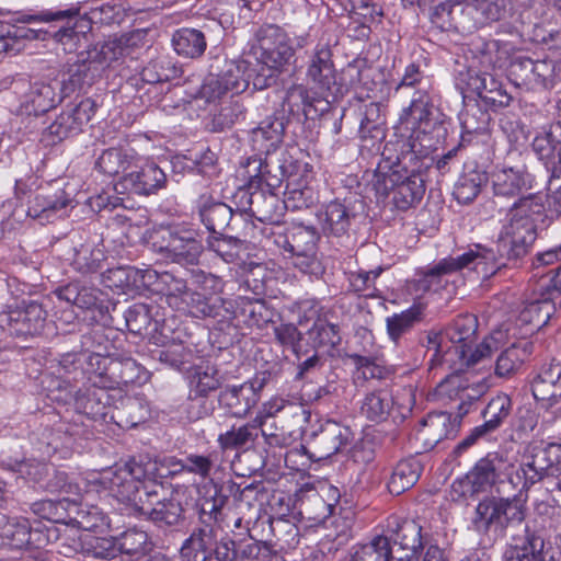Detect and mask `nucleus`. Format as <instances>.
<instances>
[{"label": "nucleus", "instance_id": "obj_1", "mask_svg": "<svg viewBox=\"0 0 561 561\" xmlns=\"http://www.w3.org/2000/svg\"><path fill=\"white\" fill-rule=\"evenodd\" d=\"M545 211V199L540 194H523L513 201L508 209V221L503 226L496 250L501 259L517 261L524 257L537 238L536 218Z\"/></svg>", "mask_w": 561, "mask_h": 561}, {"label": "nucleus", "instance_id": "obj_2", "mask_svg": "<svg viewBox=\"0 0 561 561\" xmlns=\"http://www.w3.org/2000/svg\"><path fill=\"white\" fill-rule=\"evenodd\" d=\"M477 330L478 319L471 313L457 316L445 330V336L453 344L445 354L446 360L458 365L457 370L471 368L489 362L493 352L497 351L502 345L504 333L497 330L493 331L472 348Z\"/></svg>", "mask_w": 561, "mask_h": 561}, {"label": "nucleus", "instance_id": "obj_3", "mask_svg": "<svg viewBox=\"0 0 561 561\" xmlns=\"http://www.w3.org/2000/svg\"><path fill=\"white\" fill-rule=\"evenodd\" d=\"M505 264L504 262H497L493 249L476 244L474 249H470L461 255L444 257L434 266L420 272L419 278L414 279L412 285L416 293L437 291L443 287L442 278L445 275L460 272L463 268H472L482 272L484 276H489Z\"/></svg>", "mask_w": 561, "mask_h": 561}, {"label": "nucleus", "instance_id": "obj_4", "mask_svg": "<svg viewBox=\"0 0 561 561\" xmlns=\"http://www.w3.org/2000/svg\"><path fill=\"white\" fill-rule=\"evenodd\" d=\"M518 494L548 477L561 476V444L534 442L525 446L516 463Z\"/></svg>", "mask_w": 561, "mask_h": 561}, {"label": "nucleus", "instance_id": "obj_5", "mask_svg": "<svg viewBox=\"0 0 561 561\" xmlns=\"http://www.w3.org/2000/svg\"><path fill=\"white\" fill-rule=\"evenodd\" d=\"M517 495L514 494L512 497L486 496L480 501L472 518L474 529L484 534L492 528L495 531L510 529L513 533L525 525V508Z\"/></svg>", "mask_w": 561, "mask_h": 561}, {"label": "nucleus", "instance_id": "obj_6", "mask_svg": "<svg viewBox=\"0 0 561 561\" xmlns=\"http://www.w3.org/2000/svg\"><path fill=\"white\" fill-rule=\"evenodd\" d=\"M249 53L267 69L284 72L295 61L296 49L287 33L276 24H263L249 43Z\"/></svg>", "mask_w": 561, "mask_h": 561}, {"label": "nucleus", "instance_id": "obj_7", "mask_svg": "<svg viewBox=\"0 0 561 561\" xmlns=\"http://www.w3.org/2000/svg\"><path fill=\"white\" fill-rule=\"evenodd\" d=\"M21 23H61L60 27L50 32L49 38L71 49L78 43L85 28H91V21L81 15V7L76 4L66 9H45L36 13H23L18 18Z\"/></svg>", "mask_w": 561, "mask_h": 561}, {"label": "nucleus", "instance_id": "obj_8", "mask_svg": "<svg viewBox=\"0 0 561 561\" xmlns=\"http://www.w3.org/2000/svg\"><path fill=\"white\" fill-rule=\"evenodd\" d=\"M144 500L139 499L138 514L160 529H171L184 522V508L169 488L163 483L149 482Z\"/></svg>", "mask_w": 561, "mask_h": 561}, {"label": "nucleus", "instance_id": "obj_9", "mask_svg": "<svg viewBox=\"0 0 561 561\" xmlns=\"http://www.w3.org/2000/svg\"><path fill=\"white\" fill-rule=\"evenodd\" d=\"M373 187L380 197L392 195L393 206L401 211L415 207L425 193V185L417 174L404 176L398 171H377L373 178Z\"/></svg>", "mask_w": 561, "mask_h": 561}, {"label": "nucleus", "instance_id": "obj_10", "mask_svg": "<svg viewBox=\"0 0 561 561\" xmlns=\"http://www.w3.org/2000/svg\"><path fill=\"white\" fill-rule=\"evenodd\" d=\"M93 385L116 389L131 383H142L148 379V371L133 358L108 359L94 354L91 356Z\"/></svg>", "mask_w": 561, "mask_h": 561}, {"label": "nucleus", "instance_id": "obj_11", "mask_svg": "<svg viewBox=\"0 0 561 561\" xmlns=\"http://www.w3.org/2000/svg\"><path fill=\"white\" fill-rule=\"evenodd\" d=\"M156 245L160 254L180 265L197 264L204 250L195 231L183 227H170L162 230L161 239Z\"/></svg>", "mask_w": 561, "mask_h": 561}, {"label": "nucleus", "instance_id": "obj_12", "mask_svg": "<svg viewBox=\"0 0 561 561\" xmlns=\"http://www.w3.org/2000/svg\"><path fill=\"white\" fill-rule=\"evenodd\" d=\"M352 439L353 433L348 426L329 420L310 435L304 448L311 460L321 461L341 453Z\"/></svg>", "mask_w": 561, "mask_h": 561}, {"label": "nucleus", "instance_id": "obj_13", "mask_svg": "<svg viewBox=\"0 0 561 561\" xmlns=\"http://www.w3.org/2000/svg\"><path fill=\"white\" fill-rule=\"evenodd\" d=\"M307 80L312 89L321 95L335 98L340 88L336 82V69L333 61L332 47L329 42H319L311 55L306 71Z\"/></svg>", "mask_w": 561, "mask_h": 561}, {"label": "nucleus", "instance_id": "obj_14", "mask_svg": "<svg viewBox=\"0 0 561 561\" xmlns=\"http://www.w3.org/2000/svg\"><path fill=\"white\" fill-rule=\"evenodd\" d=\"M494 203L513 202L535 184V176L525 164L497 165L491 173Z\"/></svg>", "mask_w": 561, "mask_h": 561}, {"label": "nucleus", "instance_id": "obj_15", "mask_svg": "<svg viewBox=\"0 0 561 561\" xmlns=\"http://www.w3.org/2000/svg\"><path fill=\"white\" fill-rule=\"evenodd\" d=\"M167 175L152 161L144 160L137 154L136 164L115 184L118 193L129 192L138 195H150L165 187Z\"/></svg>", "mask_w": 561, "mask_h": 561}, {"label": "nucleus", "instance_id": "obj_16", "mask_svg": "<svg viewBox=\"0 0 561 561\" xmlns=\"http://www.w3.org/2000/svg\"><path fill=\"white\" fill-rule=\"evenodd\" d=\"M512 412V400L506 393L494 396L482 410L483 424L473 427L469 435L456 447V453H461L476 444L479 439L489 437L497 431L508 419Z\"/></svg>", "mask_w": 561, "mask_h": 561}, {"label": "nucleus", "instance_id": "obj_17", "mask_svg": "<svg viewBox=\"0 0 561 561\" xmlns=\"http://www.w3.org/2000/svg\"><path fill=\"white\" fill-rule=\"evenodd\" d=\"M531 392L540 409L561 417V363L545 365L531 381Z\"/></svg>", "mask_w": 561, "mask_h": 561}, {"label": "nucleus", "instance_id": "obj_18", "mask_svg": "<svg viewBox=\"0 0 561 561\" xmlns=\"http://www.w3.org/2000/svg\"><path fill=\"white\" fill-rule=\"evenodd\" d=\"M44 533L33 529L27 518L0 517V538L13 549H42L47 545Z\"/></svg>", "mask_w": 561, "mask_h": 561}, {"label": "nucleus", "instance_id": "obj_19", "mask_svg": "<svg viewBox=\"0 0 561 561\" xmlns=\"http://www.w3.org/2000/svg\"><path fill=\"white\" fill-rule=\"evenodd\" d=\"M87 352H70L51 362L53 374L65 383V388H76L81 381L93 385L90 377L98 370L91 367V356Z\"/></svg>", "mask_w": 561, "mask_h": 561}, {"label": "nucleus", "instance_id": "obj_20", "mask_svg": "<svg viewBox=\"0 0 561 561\" xmlns=\"http://www.w3.org/2000/svg\"><path fill=\"white\" fill-rule=\"evenodd\" d=\"M328 99L327 95H321L316 90L312 92L304 84H294L286 92L283 111H287L293 116L302 115L307 119H313L328 111L330 104Z\"/></svg>", "mask_w": 561, "mask_h": 561}, {"label": "nucleus", "instance_id": "obj_21", "mask_svg": "<svg viewBox=\"0 0 561 561\" xmlns=\"http://www.w3.org/2000/svg\"><path fill=\"white\" fill-rule=\"evenodd\" d=\"M108 390H111L110 387L83 382V388L79 389L75 396L76 411L91 420L108 423L113 410Z\"/></svg>", "mask_w": 561, "mask_h": 561}, {"label": "nucleus", "instance_id": "obj_22", "mask_svg": "<svg viewBox=\"0 0 561 561\" xmlns=\"http://www.w3.org/2000/svg\"><path fill=\"white\" fill-rule=\"evenodd\" d=\"M46 311L42 305L31 301L23 309L0 314L2 330H8L10 335H33L44 328Z\"/></svg>", "mask_w": 561, "mask_h": 561}, {"label": "nucleus", "instance_id": "obj_23", "mask_svg": "<svg viewBox=\"0 0 561 561\" xmlns=\"http://www.w3.org/2000/svg\"><path fill=\"white\" fill-rule=\"evenodd\" d=\"M512 542L504 552L506 561H546L545 540L528 524L511 533Z\"/></svg>", "mask_w": 561, "mask_h": 561}, {"label": "nucleus", "instance_id": "obj_24", "mask_svg": "<svg viewBox=\"0 0 561 561\" xmlns=\"http://www.w3.org/2000/svg\"><path fill=\"white\" fill-rule=\"evenodd\" d=\"M241 174L248 179L249 191L263 190V186H265L268 192H275L279 188L286 176L283 164L267 160L263 162L256 157L248 159Z\"/></svg>", "mask_w": 561, "mask_h": 561}, {"label": "nucleus", "instance_id": "obj_25", "mask_svg": "<svg viewBox=\"0 0 561 561\" xmlns=\"http://www.w3.org/2000/svg\"><path fill=\"white\" fill-rule=\"evenodd\" d=\"M460 421L447 412L431 413L421 421L416 435L426 448L435 447L446 438H454L458 433Z\"/></svg>", "mask_w": 561, "mask_h": 561}, {"label": "nucleus", "instance_id": "obj_26", "mask_svg": "<svg viewBox=\"0 0 561 561\" xmlns=\"http://www.w3.org/2000/svg\"><path fill=\"white\" fill-rule=\"evenodd\" d=\"M497 493L518 492L519 474L516 462L500 453H489L484 456Z\"/></svg>", "mask_w": 561, "mask_h": 561}, {"label": "nucleus", "instance_id": "obj_27", "mask_svg": "<svg viewBox=\"0 0 561 561\" xmlns=\"http://www.w3.org/2000/svg\"><path fill=\"white\" fill-rule=\"evenodd\" d=\"M218 531L207 525L196 527L181 547V556L185 561H209Z\"/></svg>", "mask_w": 561, "mask_h": 561}, {"label": "nucleus", "instance_id": "obj_28", "mask_svg": "<svg viewBox=\"0 0 561 561\" xmlns=\"http://www.w3.org/2000/svg\"><path fill=\"white\" fill-rule=\"evenodd\" d=\"M150 414L148 402L142 397H126L121 399L118 405H114L110 415V422L121 428H133L145 422Z\"/></svg>", "mask_w": 561, "mask_h": 561}, {"label": "nucleus", "instance_id": "obj_29", "mask_svg": "<svg viewBox=\"0 0 561 561\" xmlns=\"http://www.w3.org/2000/svg\"><path fill=\"white\" fill-rule=\"evenodd\" d=\"M102 75L100 65L88 55L87 59L78 60L70 65L67 70V78L62 80L61 92L69 95L76 90L91 87Z\"/></svg>", "mask_w": 561, "mask_h": 561}, {"label": "nucleus", "instance_id": "obj_30", "mask_svg": "<svg viewBox=\"0 0 561 561\" xmlns=\"http://www.w3.org/2000/svg\"><path fill=\"white\" fill-rule=\"evenodd\" d=\"M259 397L253 394L244 383L239 386H227L218 394V403L232 416L244 417L250 410L256 405Z\"/></svg>", "mask_w": 561, "mask_h": 561}, {"label": "nucleus", "instance_id": "obj_31", "mask_svg": "<svg viewBox=\"0 0 561 561\" xmlns=\"http://www.w3.org/2000/svg\"><path fill=\"white\" fill-rule=\"evenodd\" d=\"M394 401L391 392L386 388L367 392L360 401L359 412L366 420L381 423L393 413Z\"/></svg>", "mask_w": 561, "mask_h": 561}, {"label": "nucleus", "instance_id": "obj_32", "mask_svg": "<svg viewBox=\"0 0 561 561\" xmlns=\"http://www.w3.org/2000/svg\"><path fill=\"white\" fill-rule=\"evenodd\" d=\"M127 476L126 472L115 470L108 480V489L113 496L121 502L128 503L138 513L139 499L146 497L144 495L146 486L149 482H157V480L145 481L140 486L138 481H134Z\"/></svg>", "mask_w": 561, "mask_h": 561}, {"label": "nucleus", "instance_id": "obj_33", "mask_svg": "<svg viewBox=\"0 0 561 561\" xmlns=\"http://www.w3.org/2000/svg\"><path fill=\"white\" fill-rule=\"evenodd\" d=\"M199 216L211 234H220L228 227L233 217V210L227 204L215 202L210 197L202 196L199 202Z\"/></svg>", "mask_w": 561, "mask_h": 561}, {"label": "nucleus", "instance_id": "obj_34", "mask_svg": "<svg viewBox=\"0 0 561 561\" xmlns=\"http://www.w3.org/2000/svg\"><path fill=\"white\" fill-rule=\"evenodd\" d=\"M137 153L133 149L114 147L104 150L95 162L96 169L110 176L128 173L136 164Z\"/></svg>", "mask_w": 561, "mask_h": 561}, {"label": "nucleus", "instance_id": "obj_35", "mask_svg": "<svg viewBox=\"0 0 561 561\" xmlns=\"http://www.w3.org/2000/svg\"><path fill=\"white\" fill-rule=\"evenodd\" d=\"M318 217L324 234L341 237L348 231L353 215L344 203L336 199L325 205Z\"/></svg>", "mask_w": 561, "mask_h": 561}, {"label": "nucleus", "instance_id": "obj_36", "mask_svg": "<svg viewBox=\"0 0 561 561\" xmlns=\"http://www.w3.org/2000/svg\"><path fill=\"white\" fill-rule=\"evenodd\" d=\"M89 534H78V529L69 528L67 526L64 529V533L55 527H48L46 529V534L44 535V540H47V543L51 541L58 542V552L67 558H72L76 554H84L87 552V542H88Z\"/></svg>", "mask_w": 561, "mask_h": 561}, {"label": "nucleus", "instance_id": "obj_37", "mask_svg": "<svg viewBox=\"0 0 561 561\" xmlns=\"http://www.w3.org/2000/svg\"><path fill=\"white\" fill-rule=\"evenodd\" d=\"M362 118L359 124V138L363 141L369 142L370 146H375L381 141L385 136V117L381 114L380 104L370 102L363 106L360 112Z\"/></svg>", "mask_w": 561, "mask_h": 561}, {"label": "nucleus", "instance_id": "obj_38", "mask_svg": "<svg viewBox=\"0 0 561 561\" xmlns=\"http://www.w3.org/2000/svg\"><path fill=\"white\" fill-rule=\"evenodd\" d=\"M488 180L483 170L467 167L456 182L453 195L459 204H470L478 197Z\"/></svg>", "mask_w": 561, "mask_h": 561}, {"label": "nucleus", "instance_id": "obj_39", "mask_svg": "<svg viewBox=\"0 0 561 561\" xmlns=\"http://www.w3.org/2000/svg\"><path fill=\"white\" fill-rule=\"evenodd\" d=\"M60 101L56 88L50 83L35 82L31 85L22 106L28 115H41L55 107Z\"/></svg>", "mask_w": 561, "mask_h": 561}, {"label": "nucleus", "instance_id": "obj_40", "mask_svg": "<svg viewBox=\"0 0 561 561\" xmlns=\"http://www.w3.org/2000/svg\"><path fill=\"white\" fill-rule=\"evenodd\" d=\"M224 382V376L215 365H198L194 368L191 378L192 393L191 403L194 404L197 398L205 399L213 391L218 390Z\"/></svg>", "mask_w": 561, "mask_h": 561}, {"label": "nucleus", "instance_id": "obj_41", "mask_svg": "<svg viewBox=\"0 0 561 561\" xmlns=\"http://www.w3.org/2000/svg\"><path fill=\"white\" fill-rule=\"evenodd\" d=\"M319 234L312 227L295 226L277 240V244L290 254L316 251Z\"/></svg>", "mask_w": 561, "mask_h": 561}, {"label": "nucleus", "instance_id": "obj_42", "mask_svg": "<svg viewBox=\"0 0 561 561\" xmlns=\"http://www.w3.org/2000/svg\"><path fill=\"white\" fill-rule=\"evenodd\" d=\"M244 194L249 195V209L260 221L274 222L278 220L283 206L279 204L276 192L265 194L263 190H247Z\"/></svg>", "mask_w": 561, "mask_h": 561}, {"label": "nucleus", "instance_id": "obj_43", "mask_svg": "<svg viewBox=\"0 0 561 561\" xmlns=\"http://www.w3.org/2000/svg\"><path fill=\"white\" fill-rule=\"evenodd\" d=\"M531 146L546 168L547 163L558 161L561 152V121L550 124L545 131L537 135Z\"/></svg>", "mask_w": 561, "mask_h": 561}, {"label": "nucleus", "instance_id": "obj_44", "mask_svg": "<svg viewBox=\"0 0 561 561\" xmlns=\"http://www.w3.org/2000/svg\"><path fill=\"white\" fill-rule=\"evenodd\" d=\"M172 45L178 55L193 59L204 54L207 42L202 31L183 27L173 33Z\"/></svg>", "mask_w": 561, "mask_h": 561}, {"label": "nucleus", "instance_id": "obj_45", "mask_svg": "<svg viewBox=\"0 0 561 561\" xmlns=\"http://www.w3.org/2000/svg\"><path fill=\"white\" fill-rule=\"evenodd\" d=\"M422 465L414 458L399 461L388 482L389 492L396 495L411 489L420 479Z\"/></svg>", "mask_w": 561, "mask_h": 561}, {"label": "nucleus", "instance_id": "obj_46", "mask_svg": "<svg viewBox=\"0 0 561 561\" xmlns=\"http://www.w3.org/2000/svg\"><path fill=\"white\" fill-rule=\"evenodd\" d=\"M531 344L525 340L513 343L496 358L494 373L497 377H510L515 374L524 360L530 355Z\"/></svg>", "mask_w": 561, "mask_h": 561}, {"label": "nucleus", "instance_id": "obj_47", "mask_svg": "<svg viewBox=\"0 0 561 561\" xmlns=\"http://www.w3.org/2000/svg\"><path fill=\"white\" fill-rule=\"evenodd\" d=\"M500 82L493 75L479 72L471 68L459 71L456 78V85L462 93L474 92L480 100L496 89Z\"/></svg>", "mask_w": 561, "mask_h": 561}, {"label": "nucleus", "instance_id": "obj_48", "mask_svg": "<svg viewBox=\"0 0 561 561\" xmlns=\"http://www.w3.org/2000/svg\"><path fill=\"white\" fill-rule=\"evenodd\" d=\"M351 561H396L391 541L387 536L377 535L368 542L353 547Z\"/></svg>", "mask_w": 561, "mask_h": 561}, {"label": "nucleus", "instance_id": "obj_49", "mask_svg": "<svg viewBox=\"0 0 561 561\" xmlns=\"http://www.w3.org/2000/svg\"><path fill=\"white\" fill-rule=\"evenodd\" d=\"M68 508L69 518L66 520V526H71L78 530L92 531L103 524V514L95 506L79 504L73 499L70 500Z\"/></svg>", "mask_w": 561, "mask_h": 561}, {"label": "nucleus", "instance_id": "obj_50", "mask_svg": "<svg viewBox=\"0 0 561 561\" xmlns=\"http://www.w3.org/2000/svg\"><path fill=\"white\" fill-rule=\"evenodd\" d=\"M64 191L55 195L36 194L27 208V216L49 220L51 216L65 209L70 204Z\"/></svg>", "mask_w": 561, "mask_h": 561}, {"label": "nucleus", "instance_id": "obj_51", "mask_svg": "<svg viewBox=\"0 0 561 561\" xmlns=\"http://www.w3.org/2000/svg\"><path fill=\"white\" fill-rule=\"evenodd\" d=\"M422 313L423 307L419 304L388 317L386 325L390 340L397 344L404 334L409 333L422 320Z\"/></svg>", "mask_w": 561, "mask_h": 561}, {"label": "nucleus", "instance_id": "obj_52", "mask_svg": "<svg viewBox=\"0 0 561 561\" xmlns=\"http://www.w3.org/2000/svg\"><path fill=\"white\" fill-rule=\"evenodd\" d=\"M192 316L196 318H215L220 314L224 307V299L218 295L203 294L199 290H193L184 298Z\"/></svg>", "mask_w": 561, "mask_h": 561}, {"label": "nucleus", "instance_id": "obj_53", "mask_svg": "<svg viewBox=\"0 0 561 561\" xmlns=\"http://www.w3.org/2000/svg\"><path fill=\"white\" fill-rule=\"evenodd\" d=\"M105 260L104 251L93 243H82L73 248L72 266L82 274H92L101 270Z\"/></svg>", "mask_w": 561, "mask_h": 561}, {"label": "nucleus", "instance_id": "obj_54", "mask_svg": "<svg viewBox=\"0 0 561 561\" xmlns=\"http://www.w3.org/2000/svg\"><path fill=\"white\" fill-rule=\"evenodd\" d=\"M240 313L243 317L244 323L250 328L263 329L268 323L273 322L276 316L275 310L270 307L263 299H249L242 300Z\"/></svg>", "mask_w": 561, "mask_h": 561}, {"label": "nucleus", "instance_id": "obj_55", "mask_svg": "<svg viewBox=\"0 0 561 561\" xmlns=\"http://www.w3.org/2000/svg\"><path fill=\"white\" fill-rule=\"evenodd\" d=\"M227 502L228 495L217 489L213 496L204 499L199 507L201 525L210 526L213 529L219 531L221 524L225 522L226 515L222 510Z\"/></svg>", "mask_w": 561, "mask_h": 561}, {"label": "nucleus", "instance_id": "obj_56", "mask_svg": "<svg viewBox=\"0 0 561 561\" xmlns=\"http://www.w3.org/2000/svg\"><path fill=\"white\" fill-rule=\"evenodd\" d=\"M182 70L169 57H159L144 67L140 76L144 82L158 84L176 79Z\"/></svg>", "mask_w": 561, "mask_h": 561}, {"label": "nucleus", "instance_id": "obj_57", "mask_svg": "<svg viewBox=\"0 0 561 561\" xmlns=\"http://www.w3.org/2000/svg\"><path fill=\"white\" fill-rule=\"evenodd\" d=\"M554 306L549 299H537L526 304L519 311L517 322L522 325L531 327L530 331L545 325L552 313Z\"/></svg>", "mask_w": 561, "mask_h": 561}, {"label": "nucleus", "instance_id": "obj_58", "mask_svg": "<svg viewBox=\"0 0 561 561\" xmlns=\"http://www.w3.org/2000/svg\"><path fill=\"white\" fill-rule=\"evenodd\" d=\"M127 43L128 38L125 36L111 37L100 46H95L93 49L89 50L88 54L90 58L95 60L96 65H100L103 72L113 61H116L125 55L128 49Z\"/></svg>", "mask_w": 561, "mask_h": 561}, {"label": "nucleus", "instance_id": "obj_59", "mask_svg": "<svg viewBox=\"0 0 561 561\" xmlns=\"http://www.w3.org/2000/svg\"><path fill=\"white\" fill-rule=\"evenodd\" d=\"M154 309H157L156 306L140 302L130 306L124 314L129 332L140 335L147 332L151 325L157 330L158 320L154 319L152 312Z\"/></svg>", "mask_w": 561, "mask_h": 561}, {"label": "nucleus", "instance_id": "obj_60", "mask_svg": "<svg viewBox=\"0 0 561 561\" xmlns=\"http://www.w3.org/2000/svg\"><path fill=\"white\" fill-rule=\"evenodd\" d=\"M247 108L240 100H230L220 106L210 122L211 131L218 133L231 128L245 119Z\"/></svg>", "mask_w": 561, "mask_h": 561}, {"label": "nucleus", "instance_id": "obj_61", "mask_svg": "<svg viewBox=\"0 0 561 561\" xmlns=\"http://www.w3.org/2000/svg\"><path fill=\"white\" fill-rule=\"evenodd\" d=\"M284 129L283 118H267L252 130V141L259 150L268 151L280 142Z\"/></svg>", "mask_w": 561, "mask_h": 561}, {"label": "nucleus", "instance_id": "obj_62", "mask_svg": "<svg viewBox=\"0 0 561 561\" xmlns=\"http://www.w3.org/2000/svg\"><path fill=\"white\" fill-rule=\"evenodd\" d=\"M334 510L335 504L328 502L319 492H311L300 501V514L313 523H324Z\"/></svg>", "mask_w": 561, "mask_h": 561}, {"label": "nucleus", "instance_id": "obj_63", "mask_svg": "<svg viewBox=\"0 0 561 561\" xmlns=\"http://www.w3.org/2000/svg\"><path fill=\"white\" fill-rule=\"evenodd\" d=\"M454 15L455 30L461 33L471 34L484 26L474 0L457 1Z\"/></svg>", "mask_w": 561, "mask_h": 561}, {"label": "nucleus", "instance_id": "obj_64", "mask_svg": "<svg viewBox=\"0 0 561 561\" xmlns=\"http://www.w3.org/2000/svg\"><path fill=\"white\" fill-rule=\"evenodd\" d=\"M491 116L489 112L479 104H467L460 114V123L462 128V140L465 135L480 134L488 129Z\"/></svg>", "mask_w": 561, "mask_h": 561}]
</instances>
